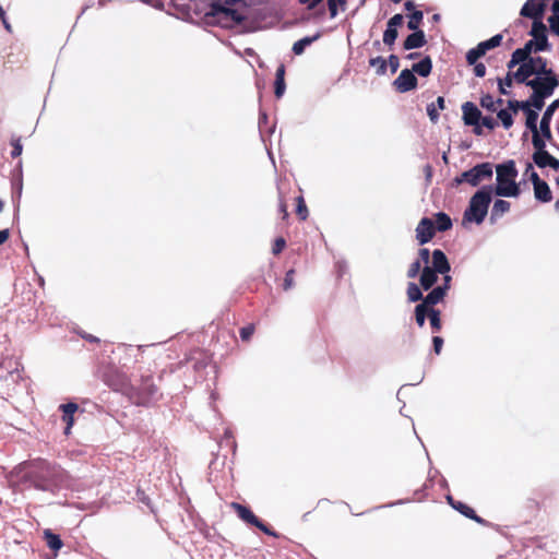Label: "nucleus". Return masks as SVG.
Wrapping results in <instances>:
<instances>
[{
    "label": "nucleus",
    "mask_w": 559,
    "mask_h": 559,
    "mask_svg": "<svg viewBox=\"0 0 559 559\" xmlns=\"http://www.w3.org/2000/svg\"><path fill=\"white\" fill-rule=\"evenodd\" d=\"M285 72H286L285 66L283 63H281L277 67L276 73H275L274 94H275L276 98H281L285 93V90H286Z\"/></svg>",
    "instance_id": "22"
},
{
    "label": "nucleus",
    "mask_w": 559,
    "mask_h": 559,
    "mask_svg": "<svg viewBox=\"0 0 559 559\" xmlns=\"http://www.w3.org/2000/svg\"><path fill=\"white\" fill-rule=\"evenodd\" d=\"M323 0H298L300 4L307 7L308 10L316 9Z\"/></svg>",
    "instance_id": "60"
},
{
    "label": "nucleus",
    "mask_w": 559,
    "mask_h": 559,
    "mask_svg": "<svg viewBox=\"0 0 559 559\" xmlns=\"http://www.w3.org/2000/svg\"><path fill=\"white\" fill-rule=\"evenodd\" d=\"M403 21H404V17L402 14L397 13L395 15H393L389 21H388V24L390 27H394V28H397L399 26H401L403 24Z\"/></svg>",
    "instance_id": "56"
},
{
    "label": "nucleus",
    "mask_w": 559,
    "mask_h": 559,
    "mask_svg": "<svg viewBox=\"0 0 559 559\" xmlns=\"http://www.w3.org/2000/svg\"><path fill=\"white\" fill-rule=\"evenodd\" d=\"M296 214L300 221H306L309 216V211L302 195L296 198Z\"/></svg>",
    "instance_id": "36"
},
{
    "label": "nucleus",
    "mask_w": 559,
    "mask_h": 559,
    "mask_svg": "<svg viewBox=\"0 0 559 559\" xmlns=\"http://www.w3.org/2000/svg\"><path fill=\"white\" fill-rule=\"evenodd\" d=\"M510 202L504 200H496L493 203V206L491 209L490 219L491 222H495L499 217H501L504 213L509 212L510 210Z\"/></svg>",
    "instance_id": "26"
},
{
    "label": "nucleus",
    "mask_w": 559,
    "mask_h": 559,
    "mask_svg": "<svg viewBox=\"0 0 559 559\" xmlns=\"http://www.w3.org/2000/svg\"><path fill=\"white\" fill-rule=\"evenodd\" d=\"M285 247H286V240L283 237L276 238L273 243V247H272L273 254H275V255L280 254L284 250Z\"/></svg>",
    "instance_id": "53"
},
{
    "label": "nucleus",
    "mask_w": 559,
    "mask_h": 559,
    "mask_svg": "<svg viewBox=\"0 0 559 559\" xmlns=\"http://www.w3.org/2000/svg\"><path fill=\"white\" fill-rule=\"evenodd\" d=\"M430 309L425 308L424 305L418 304L415 307V319L418 326H424L426 318L429 316Z\"/></svg>",
    "instance_id": "40"
},
{
    "label": "nucleus",
    "mask_w": 559,
    "mask_h": 559,
    "mask_svg": "<svg viewBox=\"0 0 559 559\" xmlns=\"http://www.w3.org/2000/svg\"><path fill=\"white\" fill-rule=\"evenodd\" d=\"M205 16L225 28L239 25L246 20V15L237 9L222 5L217 2H213L211 4L210 10L205 13Z\"/></svg>",
    "instance_id": "5"
},
{
    "label": "nucleus",
    "mask_w": 559,
    "mask_h": 559,
    "mask_svg": "<svg viewBox=\"0 0 559 559\" xmlns=\"http://www.w3.org/2000/svg\"><path fill=\"white\" fill-rule=\"evenodd\" d=\"M502 35L501 34H497L495 36H492L491 38L485 40V41H481L479 43L480 46H481V49H484L485 52H487L488 50L490 49H493L498 46L501 45V41H502Z\"/></svg>",
    "instance_id": "42"
},
{
    "label": "nucleus",
    "mask_w": 559,
    "mask_h": 559,
    "mask_svg": "<svg viewBox=\"0 0 559 559\" xmlns=\"http://www.w3.org/2000/svg\"><path fill=\"white\" fill-rule=\"evenodd\" d=\"M59 409L62 412V421L66 423L64 435L68 436L70 435L72 426L74 424V414L78 412L79 405L70 402L61 404L59 406Z\"/></svg>",
    "instance_id": "18"
},
{
    "label": "nucleus",
    "mask_w": 559,
    "mask_h": 559,
    "mask_svg": "<svg viewBox=\"0 0 559 559\" xmlns=\"http://www.w3.org/2000/svg\"><path fill=\"white\" fill-rule=\"evenodd\" d=\"M528 107V104L525 103V100L523 102H520V100H508V110H512L513 112H516L519 109H527Z\"/></svg>",
    "instance_id": "50"
},
{
    "label": "nucleus",
    "mask_w": 559,
    "mask_h": 559,
    "mask_svg": "<svg viewBox=\"0 0 559 559\" xmlns=\"http://www.w3.org/2000/svg\"><path fill=\"white\" fill-rule=\"evenodd\" d=\"M10 238V230L8 228L0 230V246Z\"/></svg>",
    "instance_id": "64"
},
{
    "label": "nucleus",
    "mask_w": 559,
    "mask_h": 559,
    "mask_svg": "<svg viewBox=\"0 0 559 559\" xmlns=\"http://www.w3.org/2000/svg\"><path fill=\"white\" fill-rule=\"evenodd\" d=\"M480 122H481V126H484L490 130H492L497 127L496 120L490 116L481 117Z\"/></svg>",
    "instance_id": "57"
},
{
    "label": "nucleus",
    "mask_w": 559,
    "mask_h": 559,
    "mask_svg": "<svg viewBox=\"0 0 559 559\" xmlns=\"http://www.w3.org/2000/svg\"><path fill=\"white\" fill-rule=\"evenodd\" d=\"M420 269H421L420 261L419 260L414 261L407 270V277L415 278L419 274Z\"/></svg>",
    "instance_id": "52"
},
{
    "label": "nucleus",
    "mask_w": 559,
    "mask_h": 559,
    "mask_svg": "<svg viewBox=\"0 0 559 559\" xmlns=\"http://www.w3.org/2000/svg\"><path fill=\"white\" fill-rule=\"evenodd\" d=\"M278 210L282 213L283 219H286L289 214H288V211H287V204H286L285 200L282 197L280 198Z\"/></svg>",
    "instance_id": "62"
},
{
    "label": "nucleus",
    "mask_w": 559,
    "mask_h": 559,
    "mask_svg": "<svg viewBox=\"0 0 559 559\" xmlns=\"http://www.w3.org/2000/svg\"><path fill=\"white\" fill-rule=\"evenodd\" d=\"M447 295L445 286H437L420 302L427 309H435L433 306L443 300Z\"/></svg>",
    "instance_id": "19"
},
{
    "label": "nucleus",
    "mask_w": 559,
    "mask_h": 559,
    "mask_svg": "<svg viewBox=\"0 0 559 559\" xmlns=\"http://www.w3.org/2000/svg\"><path fill=\"white\" fill-rule=\"evenodd\" d=\"M428 318H429L430 326H431L432 331L440 332L441 328H442L440 310L430 309Z\"/></svg>",
    "instance_id": "35"
},
{
    "label": "nucleus",
    "mask_w": 559,
    "mask_h": 559,
    "mask_svg": "<svg viewBox=\"0 0 559 559\" xmlns=\"http://www.w3.org/2000/svg\"><path fill=\"white\" fill-rule=\"evenodd\" d=\"M535 198L540 202H550L552 199V194L550 188L546 181L534 187Z\"/></svg>",
    "instance_id": "25"
},
{
    "label": "nucleus",
    "mask_w": 559,
    "mask_h": 559,
    "mask_svg": "<svg viewBox=\"0 0 559 559\" xmlns=\"http://www.w3.org/2000/svg\"><path fill=\"white\" fill-rule=\"evenodd\" d=\"M432 345H433V350L437 355H439L441 353V349H442V346H443V338L440 337V336H433L432 337Z\"/></svg>",
    "instance_id": "58"
},
{
    "label": "nucleus",
    "mask_w": 559,
    "mask_h": 559,
    "mask_svg": "<svg viewBox=\"0 0 559 559\" xmlns=\"http://www.w3.org/2000/svg\"><path fill=\"white\" fill-rule=\"evenodd\" d=\"M486 52L481 49L480 44H478L475 48L471 49L466 53V61L468 64H475L477 60L483 57Z\"/></svg>",
    "instance_id": "41"
},
{
    "label": "nucleus",
    "mask_w": 559,
    "mask_h": 559,
    "mask_svg": "<svg viewBox=\"0 0 559 559\" xmlns=\"http://www.w3.org/2000/svg\"><path fill=\"white\" fill-rule=\"evenodd\" d=\"M423 17H424V14L421 11H414L411 16H409V21L407 22V27L411 29V31H416L418 29L419 27V24L421 23L423 21Z\"/></svg>",
    "instance_id": "44"
},
{
    "label": "nucleus",
    "mask_w": 559,
    "mask_h": 559,
    "mask_svg": "<svg viewBox=\"0 0 559 559\" xmlns=\"http://www.w3.org/2000/svg\"><path fill=\"white\" fill-rule=\"evenodd\" d=\"M559 108V98L554 100L545 110L543 114L542 120H540V133L534 132L532 135V144L535 150V152H545L546 151V140L551 142L552 134L550 130V122L551 118L554 116L555 110Z\"/></svg>",
    "instance_id": "6"
},
{
    "label": "nucleus",
    "mask_w": 559,
    "mask_h": 559,
    "mask_svg": "<svg viewBox=\"0 0 559 559\" xmlns=\"http://www.w3.org/2000/svg\"><path fill=\"white\" fill-rule=\"evenodd\" d=\"M533 68L536 71L534 74L536 75H549L554 74L551 69L547 68V60L543 57H533L532 61Z\"/></svg>",
    "instance_id": "30"
},
{
    "label": "nucleus",
    "mask_w": 559,
    "mask_h": 559,
    "mask_svg": "<svg viewBox=\"0 0 559 559\" xmlns=\"http://www.w3.org/2000/svg\"><path fill=\"white\" fill-rule=\"evenodd\" d=\"M546 98H547V96H544V95L533 92L532 95L530 96V98L527 100H525V103L528 104V108L534 107L535 109L540 110L545 105Z\"/></svg>",
    "instance_id": "38"
},
{
    "label": "nucleus",
    "mask_w": 559,
    "mask_h": 559,
    "mask_svg": "<svg viewBox=\"0 0 559 559\" xmlns=\"http://www.w3.org/2000/svg\"><path fill=\"white\" fill-rule=\"evenodd\" d=\"M512 57L514 58L515 62H519V64L528 62L530 59H533V57L528 56L526 50H523L522 48L515 49L512 53Z\"/></svg>",
    "instance_id": "47"
},
{
    "label": "nucleus",
    "mask_w": 559,
    "mask_h": 559,
    "mask_svg": "<svg viewBox=\"0 0 559 559\" xmlns=\"http://www.w3.org/2000/svg\"><path fill=\"white\" fill-rule=\"evenodd\" d=\"M491 186H485L478 190L469 200L468 207L465 210L463 219L480 224L484 222L488 207L491 202Z\"/></svg>",
    "instance_id": "4"
},
{
    "label": "nucleus",
    "mask_w": 559,
    "mask_h": 559,
    "mask_svg": "<svg viewBox=\"0 0 559 559\" xmlns=\"http://www.w3.org/2000/svg\"><path fill=\"white\" fill-rule=\"evenodd\" d=\"M545 11V3L540 0H527L521 9L520 14L524 17L540 21Z\"/></svg>",
    "instance_id": "15"
},
{
    "label": "nucleus",
    "mask_w": 559,
    "mask_h": 559,
    "mask_svg": "<svg viewBox=\"0 0 559 559\" xmlns=\"http://www.w3.org/2000/svg\"><path fill=\"white\" fill-rule=\"evenodd\" d=\"M445 102L442 96H439L436 100V103H431L427 106V114L432 122H437L439 119V112L438 109H444Z\"/></svg>",
    "instance_id": "27"
},
{
    "label": "nucleus",
    "mask_w": 559,
    "mask_h": 559,
    "mask_svg": "<svg viewBox=\"0 0 559 559\" xmlns=\"http://www.w3.org/2000/svg\"><path fill=\"white\" fill-rule=\"evenodd\" d=\"M480 106L489 111H496V102L490 94H486L480 98Z\"/></svg>",
    "instance_id": "46"
},
{
    "label": "nucleus",
    "mask_w": 559,
    "mask_h": 559,
    "mask_svg": "<svg viewBox=\"0 0 559 559\" xmlns=\"http://www.w3.org/2000/svg\"><path fill=\"white\" fill-rule=\"evenodd\" d=\"M417 83L418 81L413 70L404 69L394 80L393 85L395 86L396 91L405 93L416 88Z\"/></svg>",
    "instance_id": "11"
},
{
    "label": "nucleus",
    "mask_w": 559,
    "mask_h": 559,
    "mask_svg": "<svg viewBox=\"0 0 559 559\" xmlns=\"http://www.w3.org/2000/svg\"><path fill=\"white\" fill-rule=\"evenodd\" d=\"M533 59H530L528 62H524L520 64L519 69L513 72L514 81L519 84H525L528 82V78L534 75L536 72L532 64Z\"/></svg>",
    "instance_id": "21"
},
{
    "label": "nucleus",
    "mask_w": 559,
    "mask_h": 559,
    "mask_svg": "<svg viewBox=\"0 0 559 559\" xmlns=\"http://www.w3.org/2000/svg\"><path fill=\"white\" fill-rule=\"evenodd\" d=\"M427 43L425 34L420 29H416L414 33L409 34L403 43V48L405 50H412L416 48H421Z\"/></svg>",
    "instance_id": "20"
},
{
    "label": "nucleus",
    "mask_w": 559,
    "mask_h": 559,
    "mask_svg": "<svg viewBox=\"0 0 559 559\" xmlns=\"http://www.w3.org/2000/svg\"><path fill=\"white\" fill-rule=\"evenodd\" d=\"M534 37L535 51L548 49L547 28L542 21H534L530 33Z\"/></svg>",
    "instance_id": "12"
},
{
    "label": "nucleus",
    "mask_w": 559,
    "mask_h": 559,
    "mask_svg": "<svg viewBox=\"0 0 559 559\" xmlns=\"http://www.w3.org/2000/svg\"><path fill=\"white\" fill-rule=\"evenodd\" d=\"M523 111L526 115V121H525L526 128L528 130H531L532 133L537 132L538 131V129H537L538 114L528 107H527V109H524Z\"/></svg>",
    "instance_id": "34"
},
{
    "label": "nucleus",
    "mask_w": 559,
    "mask_h": 559,
    "mask_svg": "<svg viewBox=\"0 0 559 559\" xmlns=\"http://www.w3.org/2000/svg\"><path fill=\"white\" fill-rule=\"evenodd\" d=\"M435 235L436 228L433 222L428 217L421 218L416 227V239L419 245L429 242Z\"/></svg>",
    "instance_id": "13"
},
{
    "label": "nucleus",
    "mask_w": 559,
    "mask_h": 559,
    "mask_svg": "<svg viewBox=\"0 0 559 559\" xmlns=\"http://www.w3.org/2000/svg\"><path fill=\"white\" fill-rule=\"evenodd\" d=\"M435 217H436V225H435L436 230L447 231V230L451 229L452 221L448 214H445L443 212H439L435 215Z\"/></svg>",
    "instance_id": "31"
},
{
    "label": "nucleus",
    "mask_w": 559,
    "mask_h": 559,
    "mask_svg": "<svg viewBox=\"0 0 559 559\" xmlns=\"http://www.w3.org/2000/svg\"><path fill=\"white\" fill-rule=\"evenodd\" d=\"M44 538H45L47 546L51 550L57 551V550L61 549V547L63 546V543H62L60 536L52 533L50 530H45Z\"/></svg>",
    "instance_id": "28"
},
{
    "label": "nucleus",
    "mask_w": 559,
    "mask_h": 559,
    "mask_svg": "<svg viewBox=\"0 0 559 559\" xmlns=\"http://www.w3.org/2000/svg\"><path fill=\"white\" fill-rule=\"evenodd\" d=\"M345 4L346 0H328L330 16L335 17L338 12V7H342V9L344 10Z\"/></svg>",
    "instance_id": "45"
},
{
    "label": "nucleus",
    "mask_w": 559,
    "mask_h": 559,
    "mask_svg": "<svg viewBox=\"0 0 559 559\" xmlns=\"http://www.w3.org/2000/svg\"><path fill=\"white\" fill-rule=\"evenodd\" d=\"M462 111H463V120H464L465 124L466 126H475L476 127L475 133L480 134L481 130L478 127L480 118H481L480 110L473 103L466 102L462 106Z\"/></svg>",
    "instance_id": "14"
},
{
    "label": "nucleus",
    "mask_w": 559,
    "mask_h": 559,
    "mask_svg": "<svg viewBox=\"0 0 559 559\" xmlns=\"http://www.w3.org/2000/svg\"><path fill=\"white\" fill-rule=\"evenodd\" d=\"M388 66L391 69L392 73H395L397 69L400 68V59L396 55H391L389 59L386 60Z\"/></svg>",
    "instance_id": "55"
},
{
    "label": "nucleus",
    "mask_w": 559,
    "mask_h": 559,
    "mask_svg": "<svg viewBox=\"0 0 559 559\" xmlns=\"http://www.w3.org/2000/svg\"><path fill=\"white\" fill-rule=\"evenodd\" d=\"M11 145H12V152H11L12 158L19 157L22 154V151H23V145L21 143V139L20 138H13L11 140Z\"/></svg>",
    "instance_id": "49"
},
{
    "label": "nucleus",
    "mask_w": 559,
    "mask_h": 559,
    "mask_svg": "<svg viewBox=\"0 0 559 559\" xmlns=\"http://www.w3.org/2000/svg\"><path fill=\"white\" fill-rule=\"evenodd\" d=\"M439 274L449 273L451 266L444 252L440 249H436L431 253V266Z\"/></svg>",
    "instance_id": "16"
},
{
    "label": "nucleus",
    "mask_w": 559,
    "mask_h": 559,
    "mask_svg": "<svg viewBox=\"0 0 559 559\" xmlns=\"http://www.w3.org/2000/svg\"><path fill=\"white\" fill-rule=\"evenodd\" d=\"M320 37V34H316L313 36H307V37H304L299 40H297L294 45H293V52L297 56L301 55L306 47H308L309 45H311L313 41H316L318 38Z\"/></svg>",
    "instance_id": "29"
},
{
    "label": "nucleus",
    "mask_w": 559,
    "mask_h": 559,
    "mask_svg": "<svg viewBox=\"0 0 559 559\" xmlns=\"http://www.w3.org/2000/svg\"><path fill=\"white\" fill-rule=\"evenodd\" d=\"M526 86H530L534 93L550 97L555 88L559 86V79L554 73L530 80L526 82Z\"/></svg>",
    "instance_id": "10"
},
{
    "label": "nucleus",
    "mask_w": 559,
    "mask_h": 559,
    "mask_svg": "<svg viewBox=\"0 0 559 559\" xmlns=\"http://www.w3.org/2000/svg\"><path fill=\"white\" fill-rule=\"evenodd\" d=\"M548 22H549L551 32L559 36V13H554L548 19Z\"/></svg>",
    "instance_id": "54"
},
{
    "label": "nucleus",
    "mask_w": 559,
    "mask_h": 559,
    "mask_svg": "<svg viewBox=\"0 0 559 559\" xmlns=\"http://www.w3.org/2000/svg\"><path fill=\"white\" fill-rule=\"evenodd\" d=\"M126 396L136 406L150 407L162 397V394L150 373L141 376L139 385L131 384Z\"/></svg>",
    "instance_id": "2"
},
{
    "label": "nucleus",
    "mask_w": 559,
    "mask_h": 559,
    "mask_svg": "<svg viewBox=\"0 0 559 559\" xmlns=\"http://www.w3.org/2000/svg\"><path fill=\"white\" fill-rule=\"evenodd\" d=\"M295 270L290 269L286 272L283 283L284 290H288L294 286Z\"/></svg>",
    "instance_id": "51"
},
{
    "label": "nucleus",
    "mask_w": 559,
    "mask_h": 559,
    "mask_svg": "<svg viewBox=\"0 0 559 559\" xmlns=\"http://www.w3.org/2000/svg\"><path fill=\"white\" fill-rule=\"evenodd\" d=\"M16 473L23 484L43 491L53 492L66 481L64 471L44 459L25 461L16 466Z\"/></svg>",
    "instance_id": "1"
},
{
    "label": "nucleus",
    "mask_w": 559,
    "mask_h": 559,
    "mask_svg": "<svg viewBox=\"0 0 559 559\" xmlns=\"http://www.w3.org/2000/svg\"><path fill=\"white\" fill-rule=\"evenodd\" d=\"M397 36H399L397 28L390 27L389 25H386V29L384 31L383 38H382L383 44L389 47H392L394 45Z\"/></svg>",
    "instance_id": "39"
},
{
    "label": "nucleus",
    "mask_w": 559,
    "mask_h": 559,
    "mask_svg": "<svg viewBox=\"0 0 559 559\" xmlns=\"http://www.w3.org/2000/svg\"><path fill=\"white\" fill-rule=\"evenodd\" d=\"M532 158L537 167L546 168L550 164V159L552 158V155H550L547 151L534 152Z\"/></svg>",
    "instance_id": "33"
},
{
    "label": "nucleus",
    "mask_w": 559,
    "mask_h": 559,
    "mask_svg": "<svg viewBox=\"0 0 559 559\" xmlns=\"http://www.w3.org/2000/svg\"><path fill=\"white\" fill-rule=\"evenodd\" d=\"M492 177V164L491 163H481L473 168L462 173L461 177H457L455 180L457 183L467 182L473 187L478 186L481 181L490 179Z\"/></svg>",
    "instance_id": "8"
},
{
    "label": "nucleus",
    "mask_w": 559,
    "mask_h": 559,
    "mask_svg": "<svg viewBox=\"0 0 559 559\" xmlns=\"http://www.w3.org/2000/svg\"><path fill=\"white\" fill-rule=\"evenodd\" d=\"M447 500L449 502V504L455 509L456 511H459L461 514H463L464 516H466L467 519H471L477 523H480L483 524L485 521L478 516L476 514V512L474 511L473 508H471L469 506H467L466 503L462 502V501H457V500H454L452 496H448L447 497Z\"/></svg>",
    "instance_id": "17"
},
{
    "label": "nucleus",
    "mask_w": 559,
    "mask_h": 559,
    "mask_svg": "<svg viewBox=\"0 0 559 559\" xmlns=\"http://www.w3.org/2000/svg\"><path fill=\"white\" fill-rule=\"evenodd\" d=\"M513 81H514L513 73L511 71H509L507 73L506 78L502 80V84L508 87H511L513 84Z\"/></svg>",
    "instance_id": "63"
},
{
    "label": "nucleus",
    "mask_w": 559,
    "mask_h": 559,
    "mask_svg": "<svg viewBox=\"0 0 559 559\" xmlns=\"http://www.w3.org/2000/svg\"><path fill=\"white\" fill-rule=\"evenodd\" d=\"M369 67L374 68L376 74L384 75L388 69V62L381 56L371 57L369 59Z\"/></svg>",
    "instance_id": "32"
},
{
    "label": "nucleus",
    "mask_w": 559,
    "mask_h": 559,
    "mask_svg": "<svg viewBox=\"0 0 559 559\" xmlns=\"http://www.w3.org/2000/svg\"><path fill=\"white\" fill-rule=\"evenodd\" d=\"M418 255H419L418 260L420 261V263L424 262L425 264H427L430 259V251L428 248H421L418 251Z\"/></svg>",
    "instance_id": "59"
},
{
    "label": "nucleus",
    "mask_w": 559,
    "mask_h": 559,
    "mask_svg": "<svg viewBox=\"0 0 559 559\" xmlns=\"http://www.w3.org/2000/svg\"><path fill=\"white\" fill-rule=\"evenodd\" d=\"M229 507L237 513V515L246 523L255 526L263 533L276 536V534L264 524L255 514L246 506H242L238 502H231Z\"/></svg>",
    "instance_id": "9"
},
{
    "label": "nucleus",
    "mask_w": 559,
    "mask_h": 559,
    "mask_svg": "<svg viewBox=\"0 0 559 559\" xmlns=\"http://www.w3.org/2000/svg\"><path fill=\"white\" fill-rule=\"evenodd\" d=\"M254 331H255V326L253 323H250V324L241 328L239 331L241 340L243 342H249L251 336L253 335Z\"/></svg>",
    "instance_id": "48"
},
{
    "label": "nucleus",
    "mask_w": 559,
    "mask_h": 559,
    "mask_svg": "<svg viewBox=\"0 0 559 559\" xmlns=\"http://www.w3.org/2000/svg\"><path fill=\"white\" fill-rule=\"evenodd\" d=\"M100 378L115 392H120L124 396L131 385L130 378L114 365L105 366L100 371Z\"/></svg>",
    "instance_id": "7"
},
{
    "label": "nucleus",
    "mask_w": 559,
    "mask_h": 559,
    "mask_svg": "<svg viewBox=\"0 0 559 559\" xmlns=\"http://www.w3.org/2000/svg\"><path fill=\"white\" fill-rule=\"evenodd\" d=\"M497 187L495 193L500 197H518L520 188L515 182L518 170L513 160H508L496 167Z\"/></svg>",
    "instance_id": "3"
},
{
    "label": "nucleus",
    "mask_w": 559,
    "mask_h": 559,
    "mask_svg": "<svg viewBox=\"0 0 559 559\" xmlns=\"http://www.w3.org/2000/svg\"><path fill=\"white\" fill-rule=\"evenodd\" d=\"M438 273L432 270L430 266H425L421 271V275H420V278H419V282H420V286L425 289V290H428L430 289L437 282L438 280Z\"/></svg>",
    "instance_id": "23"
},
{
    "label": "nucleus",
    "mask_w": 559,
    "mask_h": 559,
    "mask_svg": "<svg viewBox=\"0 0 559 559\" xmlns=\"http://www.w3.org/2000/svg\"><path fill=\"white\" fill-rule=\"evenodd\" d=\"M474 66V73L478 78H483L486 74V67L484 63H475Z\"/></svg>",
    "instance_id": "61"
},
{
    "label": "nucleus",
    "mask_w": 559,
    "mask_h": 559,
    "mask_svg": "<svg viewBox=\"0 0 559 559\" xmlns=\"http://www.w3.org/2000/svg\"><path fill=\"white\" fill-rule=\"evenodd\" d=\"M497 117L500 119L504 129H510L513 126L512 114L508 109H500L497 112Z\"/></svg>",
    "instance_id": "43"
},
{
    "label": "nucleus",
    "mask_w": 559,
    "mask_h": 559,
    "mask_svg": "<svg viewBox=\"0 0 559 559\" xmlns=\"http://www.w3.org/2000/svg\"><path fill=\"white\" fill-rule=\"evenodd\" d=\"M407 298L409 301L415 302L424 299L419 286L415 283H409L407 286Z\"/></svg>",
    "instance_id": "37"
},
{
    "label": "nucleus",
    "mask_w": 559,
    "mask_h": 559,
    "mask_svg": "<svg viewBox=\"0 0 559 559\" xmlns=\"http://www.w3.org/2000/svg\"><path fill=\"white\" fill-rule=\"evenodd\" d=\"M413 72L417 73L420 76H428L432 70V61L429 56L423 58L419 62L414 63L412 67Z\"/></svg>",
    "instance_id": "24"
}]
</instances>
